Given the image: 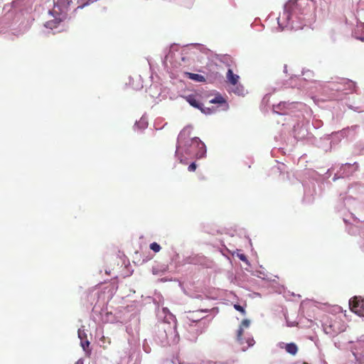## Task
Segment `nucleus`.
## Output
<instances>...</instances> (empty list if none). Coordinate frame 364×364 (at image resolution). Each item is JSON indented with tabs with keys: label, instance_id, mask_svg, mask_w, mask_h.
<instances>
[{
	"label": "nucleus",
	"instance_id": "aec40b11",
	"mask_svg": "<svg viewBox=\"0 0 364 364\" xmlns=\"http://www.w3.org/2000/svg\"><path fill=\"white\" fill-rule=\"evenodd\" d=\"M234 308H235L237 311H240L242 314H245V309H244L242 306H240V305H238V304H235V305H234Z\"/></svg>",
	"mask_w": 364,
	"mask_h": 364
},
{
	"label": "nucleus",
	"instance_id": "4468645a",
	"mask_svg": "<svg viewBox=\"0 0 364 364\" xmlns=\"http://www.w3.org/2000/svg\"><path fill=\"white\" fill-rule=\"evenodd\" d=\"M226 77L230 85H235L237 83H239V75L234 74L231 69L228 70Z\"/></svg>",
	"mask_w": 364,
	"mask_h": 364
},
{
	"label": "nucleus",
	"instance_id": "0eeeda50",
	"mask_svg": "<svg viewBox=\"0 0 364 364\" xmlns=\"http://www.w3.org/2000/svg\"><path fill=\"white\" fill-rule=\"evenodd\" d=\"M350 310L360 317H364V299L361 297H354L349 301Z\"/></svg>",
	"mask_w": 364,
	"mask_h": 364
},
{
	"label": "nucleus",
	"instance_id": "7ed1b4c3",
	"mask_svg": "<svg viewBox=\"0 0 364 364\" xmlns=\"http://www.w3.org/2000/svg\"><path fill=\"white\" fill-rule=\"evenodd\" d=\"M71 0H58L53 9L49 11V15L53 19H50L46 23V26L50 29L57 27V24L63 21L67 14L68 8Z\"/></svg>",
	"mask_w": 364,
	"mask_h": 364
},
{
	"label": "nucleus",
	"instance_id": "f03ea898",
	"mask_svg": "<svg viewBox=\"0 0 364 364\" xmlns=\"http://www.w3.org/2000/svg\"><path fill=\"white\" fill-rule=\"evenodd\" d=\"M311 6L309 0H294L289 1L285 6L282 14L277 18L279 26L284 29H301L305 25V16Z\"/></svg>",
	"mask_w": 364,
	"mask_h": 364
},
{
	"label": "nucleus",
	"instance_id": "f257e3e1",
	"mask_svg": "<svg viewBox=\"0 0 364 364\" xmlns=\"http://www.w3.org/2000/svg\"><path fill=\"white\" fill-rule=\"evenodd\" d=\"M191 127H186L178 137L176 156L181 163L186 164L194 158L201 159L206 154L204 143L198 137H191Z\"/></svg>",
	"mask_w": 364,
	"mask_h": 364
},
{
	"label": "nucleus",
	"instance_id": "423d86ee",
	"mask_svg": "<svg viewBox=\"0 0 364 364\" xmlns=\"http://www.w3.org/2000/svg\"><path fill=\"white\" fill-rule=\"evenodd\" d=\"M351 351L355 358L360 364H364V336H361L353 343Z\"/></svg>",
	"mask_w": 364,
	"mask_h": 364
},
{
	"label": "nucleus",
	"instance_id": "9b49d317",
	"mask_svg": "<svg viewBox=\"0 0 364 364\" xmlns=\"http://www.w3.org/2000/svg\"><path fill=\"white\" fill-rule=\"evenodd\" d=\"M78 338L80 340V345L82 349L86 351L87 348L89 347L90 342L87 340V333H85V330L84 326H82L78 329Z\"/></svg>",
	"mask_w": 364,
	"mask_h": 364
},
{
	"label": "nucleus",
	"instance_id": "5701e85b",
	"mask_svg": "<svg viewBox=\"0 0 364 364\" xmlns=\"http://www.w3.org/2000/svg\"><path fill=\"white\" fill-rule=\"evenodd\" d=\"M75 364H83V360L82 359H79Z\"/></svg>",
	"mask_w": 364,
	"mask_h": 364
},
{
	"label": "nucleus",
	"instance_id": "6ab92c4d",
	"mask_svg": "<svg viewBox=\"0 0 364 364\" xmlns=\"http://www.w3.org/2000/svg\"><path fill=\"white\" fill-rule=\"evenodd\" d=\"M150 249L153 250L154 252H159L161 250V247L158 243L152 242L150 245Z\"/></svg>",
	"mask_w": 364,
	"mask_h": 364
},
{
	"label": "nucleus",
	"instance_id": "39448f33",
	"mask_svg": "<svg viewBox=\"0 0 364 364\" xmlns=\"http://www.w3.org/2000/svg\"><path fill=\"white\" fill-rule=\"evenodd\" d=\"M250 325V321L245 319L242 321L237 331V340L241 346V348L243 351L246 350L249 347H251L255 344L253 338L250 336H247L245 333V330L249 328Z\"/></svg>",
	"mask_w": 364,
	"mask_h": 364
},
{
	"label": "nucleus",
	"instance_id": "f8f14e48",
	"mask_svg": "<svg viewBox=\"0 0 364 364\" xmlns=\"http://www.w3.org/2000/svg\"><path fill=\"white\" fill-rule=\"evenodd\" d=\"M278 346L280 348L285 349V350L288 353H289L292 355H296L298 351V348H297L296 345L294 343H285L281 342L278 344Z\"/></svg>",
	"mask_w": 364,
	"mask_h": 364
},
{
	"label": "nucleus",
	"instance_id": "ddd939ff",
	"mask_svg": "<svg viewBox=\"0 0 364 364\" xmlns=\"http://www.w3.org/2000/svg\"><path fill=\"white\" fill-rule=\"evenodd\" d=\"M210 103L218 104L221 107L222 110H227L228 109V105L227 104L225 99L221 95H217L213 99L210 100Z\"/></svg>",
	"mask_w": 364,
	"mask_h": 364
},
{
	"label": "nucleus",
	"instance_id": "1a4fd4ad",
	"mask_svg": "<svg viewBox=\"0 0 364 364\" xmlns=\"http://www.w3.org/2000/svg\"><path fill=\"white\" fill-rule=\"evenodd\" d=\"M160 318L164 317L165 323L170 324L171 328L175 331L176 327V321L174 316L169 312L166 308H163L161 312L159 313Z\"/></svg>",
	"mask_w": 364,
	"mask_h": 364
},
{
	"label": "nucleus",
	"instance_id": "412c9836",
	"mask_svg": "<svg viewBox=\"0 0 364 364\" xmlns=\"http://www.w3.org/2000/svg\"><path fill=\"white\" fill-rule=\"evenodd\" d=\"M196 168V165L195 163H192L188 168L189 171H194Z\"/></svg>",
	"mask_w": 364,
	"mask_h": 364
},
{
	"label": "nucleus",
	"instance_id": "9d476101",
	"mask_svg": "<svg viewBox=\"0 0 364 364\" xmlns=\"http://www.w3.org/2000/svg\"><path fill=\"white\" fill-rule=\"evenodd\" d=\"M297 104L296 103H287V102H280L277 105H274L273 110L274 112L285 114H288V111L291 110L294 108Z\"/></svg>",
	"mask_w": 364,
	"mask_h": 364
},
{
	"label": "nucleus",
	"instance_id": "b1692460",
	"mask_svg": "<svg viewBox=\"0 0 364 364\" xmlns=\"http://www.w3.org/2000/svg\"><path fill=\"white\" fill-rule=\"evenodd\" d=\"M303 364H308V363H304Z\"/></svg>",
	"mask_w": 364,
	"mask_h": 364
},
{
	"label": "nucleus",
	"instance_id": "4be33fe9",
	"mask_svg": "<svg viewBox=\"0 0 364 364\" xmlns=\"http://www.w3.org/2000/svg\"><path fill=\"white\" fill-rule=\"evenodd\" d=\"M237 257L247 263V257L243 254H237Z\"/></svg>",
	"mask_w": 364,
	"mask_h": 364
},
{
	"label": "nucleus",
	"instance_id": "a211bd4d",
	"mask_svg": "<svg viewBox=\"0 0 364 364\" xmlns=\"http://www.w3.org/2000/svg\"><path fill=\"white\" fill-rule=\"evenodd\" d=\"M148 125V121L147 119L145 117H142L140 120L135 124V127H138L139 129H144Z\"/></svg>",
	"mask_w": 364,
	"mask_h": 364
},
{
	"label": "nucleus",
	"instance_id": "dca6fc26",
	"mask_svg": "<svg viewBox=\"0 0 364 364\" xmlns=\"http://www.w3.org/2000/svg\"><path fill=\"white\" fill-rule=\"evenodd\" d=\"M354 36L357 39L364 41V23L358 26L357 29L354 32Z\"/></svg>",
	"mask_w": 364,
	"mask_h": 364
},
{
	"label": "nucleus",
	"instance_id": "6e6552de",
	"mask_svg": "<svg viewBox=\"0 0 364 364\" xmlns=\"http://www.w3.org/2000/svg\"><path fill=\"white\" fill-rule=\"evenodd\" d=\"M186 100L191 106L199 109L203 113L205 114H210L216 111V109L214 107H203L202 104L199 102L196 98V96L194 95H191L186 97Z\"/></svg>",
	"mask_w": 364,
	"mask_h": 364
},
{
	"label": "nucleus",
	"instance_id": "20e7f679",
	"mask_svg": "<svg viewBox=\"0 0 364 364\" xmlns=\"http://www.w3.org/2000/svg\"><path fill=\"white\" fill-rule=\"evenodd\" d=\"M334 311L341 313L338 316L332 317H324L322 320V325L324 332L331 336H333L338 333L343 332L346 329L344 323L341 322V309L340 306H336Z\"/></svg>",
	"mask_w": 364,
	"mask_h": 364
},
{
	"label": "nucleus",
	"instance_id": "2eb2a0df",
	"mask_svg": "<svg viewBox=\"0 0 364 364\" xmlns=\"http://www.w3.org/2000/svg\"><path fill=\"white\" fill-rule=\"evenodd\" d=\"M229 90L237 95L243 96L245 94L244 87L240 83H237L235 85H230Z\"/></svg>",
	"mask_w": 364,
	"mask_h": 364
},
{
	"label": "nucleus",
	"instance_id": "f3484780",
	"mask_svg": "<svg viewBox=\"0 0 364 364\" xmlns=\"http://www.w3.org/2000/svg\"><path fill=\"white\" fill-rule=\"evenodd\" d=\"M188 77L194 81L196 82H203L205 81V77L199 74H195V73H187Z\"/></svg>",
	"mask_w": 364,
	"mask_h": 364
}]
</instances>
